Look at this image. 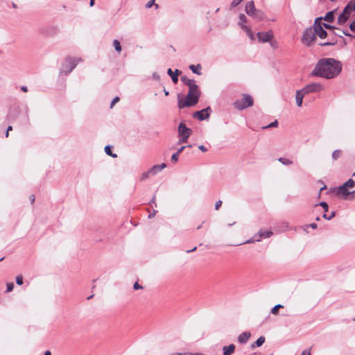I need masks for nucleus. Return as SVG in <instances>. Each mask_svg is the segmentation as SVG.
I'll list each match as a JSON object with an SVG mask.
<instances>
[{
	"label": "nucleus",
	"instance_id": "f257e3e1",
	"mask_svg": "<svg viewBox=\"0 0 355 355\" xmlns=\"http://www.w3.org/2000/svg\"><path fill=\"white\" fill-rule=\"evenodd\" d=\"M341 62L334 58H322L318 60L311 72V76L331 79L340 74L342 71Z\"/></svg>",
	"mask_w": 355,
	"mask_h": 355
},
{
	"label": "nucleus",
	"instance_id": "f03ea898",
	"mask_svg": "<svg viewBox=\"0 0 355 355\" xmlns=\"http://www.w3.org/2000/svg\"><path fill=\"white\" fill-rule=\"evenodd\" d=\"M200 94L201 92L198 86L189 89V92L184 98H182L179 94L178 96V107L182 109L196 105L198 103Z\"/></svg>",
	"mask_w": 355,
	"mask_h": 355
},
{
	"label": "nucleus",
	"instance_id": "7ed1b4c3",
	"mask_svg": "<svg viewBox=\"0 0 355 355\" xmlns=\"http://www.w3.org/2000/svg\"><path fill=\"white\" fill-rule=\"evenodd\" d=\"M245 12L250 17H253L257 21H261L264 18V13L262 10H258L255 8L254 2L250 1L248 2L245 6Z\"/></svg>",
	"mask_w": 355,
	"mask_h": 355
},
{
	"label": "nucleus",
	"instance_id": "20e7f679",
	"mask_svg": "<svg viewBox=\"0 0 355 355\" xmlns=\"http://www.w3.org/2000/svg\"><path fill=\"white\" fill-rule=\"evenodd\" d=\"M81 58H67L65 59L64 63L63 64L62 69L61 70V73L65 75L71 73L73 69L78 64V62L81 61Z\"/></svg>",
	"mask_w": 355,
	"mask_h": 355
},
{
	"label": "nucleus",
	"instance_id": "39448f33",
	"mask_svg": "<svg viewBox=\"0 0 355 355\" xmlns=\"http://www.w3.org/2000/svg\"><path fill=\"white\" fill-rule=\"evenodd\" d=\"M313 26L310 28H306L302 37V42L308 46H311L316 40L315 33H314Z\"/></svg>",
	"mask_w": 355,
	"mask_h": 355
},
{
	"label": "nucleus",
	"instance_id": "423d86ee",
	"mask_svg": "<svg viewBox=\"0 0 355 355\" xmlns=\"http://www.w3.org/2000/svg\"><path fill=\"white\" fill-rule=\"evenodd\" d=\"M253 99L251 96L248 94H244L243 97L237 100L234 102V107L239 110H243L248 107H250L253 105Z\"/></svg>",
	"mask_w": 355,
	"mask_h": 355
},
{
	"label": "nucleus",
	"instance_id": "0eeeda50",
	"mask_svg": "<svg viewBox=\"0 0 355 355\" xmlns=\"http://www.w3.org/2000/svg\"><path fill=\"white\" fill-rule=\"evenodd\" d=\"M352 11H354L352 9V1H349L344 8L343 12L339 15L337 23L340 26L344 25L348 20Z\"/></svg>",
	"mask_w": 355,
	"mask_h": 355
},
{
	"label": "nucleus",
	"instance_id": "6e6552de",
	"mask_svg": "<svg viewBox=\"0 0 355 355\" xmlns=\"http://www.w3.org/2000/svg\"><path fill=\"white\" fill-rule=\"evenodd\" d=\"M313 28L314 29V33H315V35H318L320 39H324L327 36V31L323 28L322 26V18L317 17L315 19V21L313 25Z\"/></svg>",
	"mask_w": 355,
	"mask_h": 355
},
{
	"label": "nucleus",
	"instance_id": "1a4fd4ad",
	"mask_svg": "<svg viewBox=\"0 0 355 355\" xmlns=\"http://www.w3.org/2000/svg\"><path fill=\"white\" fill-rule=\"evenodd\" d=\"M323 89V87L321 84L317 83H313L305 85L302 89H300L305 96L306 94L318 92Z\"/></svg>",
	"mask_w": 355,
	"mask_h": 355
},
{
	"label": "nucleus",
	"instance_id": "9d476101",
	"mask_svg": "<svg viewBox=\"0 0 355 355\" xmlns=\"http://www.w3.org/2000/svg\"><path fill=\"white\" fill-rule=\"evenodd\" d=\"M211 112V107H207L202 109L200 111L195 112L193 114V117L197 118L199 121H203L209 117Z\"/></svg>",
	"mask_w": 355,
	"mask_h": 355
},
{
	"label": "nucleus",
	"instance_id": "9b49d317",
	"mask_svg": "<svg viewBox=\"0 0 355 355\" xmlns=\"http://www.w3.org/2000/svg\"><path fill=\"white\" fill-rule=\"evenodd\" d=\"M257 37L260 42H268L273 38L274 35L272 31H269L268 32H259L257 33Z\"/></svg>",
	"mask_w": 355,
	"mask_h": 355
},
{
	"label": "nucleus",
	"instance_id": "f8f14e48",
	"mask_svg": "<svg viewBox=\"0 0 355 355\" xmlns=\"http://www.w3.org/2000/svg\"><path fill=\"white\" fill-rule=\"evenodd\" d=\"M178 135L179 136H187L190 137L191 135L192 130L191 129L187 128L184 123H180L178 125Z\"/></svg>",
	"mask_w": 355,
	"mask_h": 355
},
{
	"label": "nucleus",
	"instance_id": "ddd939ff",
	"mask_svg": "<svg viewBox=\"0 0 355 355\" xmlns=\"http://www.w3.org/2000/svg\"><path fill=\"white\" fill-rule=\"evenodd\" d=\"M181 81L187 86H188L189 89L196 87L198 86L194 80L190 79L187 78L186 76H183L180 78Z\"/></svg>",
	"mask_w": 355,
	"mask_h": 355
},
{
	"label": "nucleus",
	"instance_id": "4468645a",
	"mask_svg": "<svg viewBox=\"0 0 355 355\" xmlns=\"http://www.w3.org/2000/svg\"><path fill=\"white\" fill-rule=\"evenodd\" d=\"M166 167V164L162 163L161 164L154 165L149 171L152 176L155 175L158 172L161 171Z\"/></svg>",
	"mask_w": 355,
	"mask_h": 355
},
{
	"label": "nucleus",
	"instance_id": "2eb2a0df",
	"mask_svg": "<svg viewBox=\"0 0 355 355\" xmlns=\"http://www.w3.org/2000/svg\"><path fill=\"white\" fill-rule=\"evenodd\" d=\"M336 11H337L336 10L329 11L324 17H320L322 18V20H324L329 23H331L335 19L334 15H335V13L336 12Z\"/></svg>",
	"mask_w": 355,
	"mask_h": 355
},
{
	"label": "nucleus",
	"instance_id": "dca6fc26",
	"mask_svg": "<svg viewBox=\"0 0 355 355\" xmlns=\"http://www.w3.org/2000/svg\"><path fill=\"white\" fill-rule=\"evenodd\" d=\"M180 73L181 71L178 69H175L174 72L171 68L168 69L167 70V73L171 76L172 81L175 84L178 82V75Z\"/></svg>",
	"mask_w": 355,
	"mask_h": 355
},
{
	"label": "nucleus",
	"instance_id": "f3484780",
	"mask_svg": "<svg viewBox=\"0 0 355 355\" xmlns=\"http://www.w3.org/2000/svg\"><path fill=\"white\" fill-rule=\"evenodd\" d=\"M248 22V18L244 14H240L239 16V21L238 25L241 27L243 31L245 30V27H248L246 25Z\"/></svg>",
	"mask_w": 355,
	"mask_h": 355
},
{
	"label": "nucleus",
	"instance_id": "a211bd4d",
	"mask_svg": "<svg viewBox=\"0 0 355 355\" xmlns=\"http://www.w3.org/2000/svg\"><path fill=\"white\" fill-rule=\"evenodd\" d=\"M250 337V333L248 331H245L241 334L238 337V341L240 343H246L248 340V339Z\"/></svg>",
	"mask_w": 355,
	"mask_h": 355
},
{
	"label": "nucleus",
	"instance_id": "6ab92c4d",
	"mask_svg": "<svg viewBox=\"0 0 355 355\" xmlns=\"http://www.w3.org/2000/svg\"><path fill=\"white\" fill-rule=\"evenodd\" d=\"M235 345L230 344L228 346H224L223 348V355H231L234 352Z\"/></svg>",
	"mask_w": 355,
	"mask_h": 355
},
{
	"label": "nucleus",
	"instance_id": "aec40b11",
	"mask_svg": "<svg viewBox=\"0 0 355 355\" xmlns=\"http://www.w3.org/2000/svg\"><path fill=\"white\" fill-rule=\"evenodd\" d=\"M304 96V94L300 90H297L296 92L295 101H296V104L298 107L302 106Z\"/></svg>",
	"mask_w": 355,
	"mask_h": 355
},
{
	"label": "nucleus",
	"instance_id": "412c9836",
	"mask_svg": "<svg viewBox=\"0 0 355 355\" xmlns=\"http://www.w3.org/2000/svg\"><path fill=\"white\" fill-rule=\"evenodd\" d=\"M257 235L258 239H260L261 241L262 238H269L270 236L272 235V232L271 231L260 230Z\"/></svg>",
	"mask_w": 355,
	"mask_h": 355
},
{
	"label": "nucleus",
	"instance_id": "4be33fe9",
	"mask_svg": "<svg viewBox=\"0 0 355 355\" xmlns=\"http://www.w3.org/2000/svg\"><path fill=\"white\" fill-rule=\"evenodd\" d=\"M189 69L191 70V71L196 74H198V75H201V69H202V67L200 64H198L196 65H194V64H191L189 66Z\"/></svg>",
	"mask_w": 355,
	"mask_h": 355
},
{
	"label": "nucleus",
	"instance_id": "5701e85b",
	"mask_svg": "<svg viewBox=\"0 0 355 355\" xmlns=\"http://www.w3.org/2000/svg\"><path fill=\"white\" fill-rule=\"evenodd\" d=\"M265 342V337L260 336L254 343L252 344L251 347L253 349L255 347H260Z\"/></svg>",
	"mask_w": 355,
	"mask_h": 355
},
{
	"label": "nucleus",
	"instance_id": "b1692460",
	"mask_svg": "<svg viewBox=\"0 0 355 355\" xmlns=\"http://www.w3.org/2000/svg\"><path fill=\"white\" fill-rule=\"evenodd\" d=\"M284 308V306L282 304H277L275 305L270 311V313L273 315H278L279 314V309Z\"/></svg>",
	"mask_w": 355,
	"mask_h": 355
},
{
	"label": "nucleus",
	"instance_id": "393cba45",
	"mask_svg": "<svg viewBox=\"0 0 355 355\" xmlns=\"http://www.w3.org/2000/svg\"><path fill=\"white\" fill-rule=\"evenodd\" d=\"M338 193H341L343 196H348L350 193V192L348 191L347 187H345L344 186L342 185L338 188Z\"/></svg>",
	"mask_w": 355,
	"mask_h": 355
},
{
	"label": "nucleus",
	"instance_id": "a878e982",
	"mask_svg": "<svg viewBox=\"0 0 355 355\" xmlns=\"http://www.w3.org/2000/svg\"><path fill=\"white\" fill-rule=\"evenodd\" d=\"M105 153H106L107 155H110V156H111L112 157L115 158V157H117L116 154H115V153H112V150H111V146H106L105 147Z\"/></svg>",
	"mask_w": 355,
	"mask_h": 355
},
{
	"label": "nucleus",
	"instance_id": "bb28decb",
	"mask_svg": "<svg viewBox=\"0 0 355 355\" xmlns=\"http://www.w3.org/2000/svg\"><path fill=\"white\" fill-rule=\"evenodd\" d=\"M279 162H281L282 164L288 166L291 165L293 164V162L290 160L289 159L284 158V157H280L278 159Z\"/></svg>",
	"mask_w": 355,
	"mask_h": 355
},
{
	"label": "nucleus",
	"instance_id": "cd10ccee",
	"mask_svg": "<svg viewBox=\"0 0 355 355\" xmlns=\"http://www.w3.org/2000/svg\"><path fill=\"white\" fill-rule=\"evenodd\" d=\"M113 46L117 52L121 51V46L120 42L117 40L113 41Z\"/></svg>",
	"mask_w": 355,
	"mask_h": 355
},
{
	"label": "nucleus",
	"instance_id": "c85d7f7f",
	"mask_svg": "<svg viewBox=\"0 0 355 355\" xmlns=\"http://www.w3.org/2000/svg\"><path fill=\"white\" fill-rule=\"evenodd\" d=\"M244 31L246 33L251 40H254V35L249 27H245Z\"/></svg>",
	"mask_w": 355,
	"mask_h": 355
},
{
	"label": "nucleus",
	"instance_id": "c756f323",
	"mask_svg": "<svg viewBox=\"0 0 355 355\" xmlns=\"http://www.w3.org/2000/svg\"><path fill=\"white\" fill-rule=\"evenodd\" d=\"M355 185V182L354 181L352 180V179H349L345 183H344L343 184V186H344L345 187H354Z\"/></svg>",
	"mask_w": 355,
	"mask_h": 355
},
{
	"label": "nucleus",
	"instance_id": "7c9ffc66",
	"mask_svg": "<svg viewBox=\"0 0 355 355\" xmlns=\"http://www.w3.org/2000/svg\"><path fill=\"white\" fill-rule=\"evenodd\" d=\"M151 175L150 173V171L148 170V171L146 172H144L141 174V176L140 178V180L141 181H144L146 179H148L149 178Z\"/></svg>",
	"mask_w": 355,
	"mask_h": 355
},
{
	"label": "nucleus",
	"instance_id": "2f4dec72",
	"mask_svg": "<svg viewBox=\"0 0 355 355\" xmlns=\"http://www.w3.org/2000/svg\"><path fill=\"white\" fill-rule=\"evenodd\" d=\"M340 155H341V151L339 150H336L332 153V158L334 160H336L340 157Z\"/></svg>",
	"mask_w": 355,
	"mask_h": 355
},
{
	"label": "nucleus",
	"instance_id": "473e14b6",
	"mask_svg": "<svg viewBox=\"0 0 355 355\" xmlns=\"http://www.w3.org/2000/svg\"><path fill=\"white\" fill-rule=\"evenodd\" d=\"M255 241H260V239H258L257 235L256 234L253 238L250 239L249 240L246 241L243 243H252Z\"/></svg>",
	"mask_w": 355,
	"mask_h": 355
},
{
	"label": "nucleus",
	"instance_id": "72a5a7b5",
	"mask_svg": "<svg viewBox=\"0 0 355 355\" xmlns=\"http://www.w3.org/2000/svg\"><path fill=\"white\" fill-rule=\"evenodd\" d=\"M336 43H337V41L336 40H332V42H327L320 43V45L322 46H334V45L336 44Z\"/></svg>",
	"mask_w": 355,
	"mask_h": 355
},
{
	"label": "nucleus",
	"instance_id": "f704fd0d",
	"mask_svg": "<svg viewBox=\"0 0 355 355\" xmlns=\"http://www.w3.org/2000/svg\"><path fill=\"white\" fill-rule=\"evenodd\" d=\"M278 125V121L277 120H275V121L270 123V124H268V125L266 126H264L263 127V129H266V128H273V127H277Z\"/></svg>",
	"mask_w": 355,
	"mask_h": 355
},
{
	"label": "nucleus",
	"instance_id": "c9c22d12",
	"mask_svg": "<svg viewBox=\"0 0 355 355\" xmlns=\"http://www.w3.org/2000/svg\"><path fill=\"white\" fill-rule=\"evenodd\" d=\"M180 138L179 139L178 144H184L187 143L189 137L186 136H179Z\"/></svg>",
	"mask_w": 355,
	"mask_h": 355
},
{
	"label": "nucleus",
	"instance_id": "e433bc0d",
	"mask_svg": "<svg viewBox=\"0 0 355 355\" xmlns=\"http://www.w3.org/2000/svg\"><path fill=\"white\" fill-rule=\"evenodd\" d=\"M16 284L17 285H22L23 284V277L22 275H19L16 277Z\"/></svg>",
	"mask_w": 355,
	"mask_h": 355
},
{
	"label": "nucleus",
	"instance_id": "4c0bfd02",
	"mask_svg": "<svg viewBox=\"0 0 355 355\" xmlns=\"http://www.w3.org/2000/svg\"><path fill=\"white\" fill-rule=\"evenodd\" d=\"M179 155L178 153H175L174 154H173L172 157H171V162L173 163H176L178 161V158H179Z\"/></svg>",
	"mask_w": 355,
	"mask_h": 355
},
{
	"label": "nucleus",
	"instance_id": "58836bf2",
	"mask_svg": "<svg viewBox=\"0 0 355 355\" xmlns=\"http://www.w3.org/2000/svg\"><path fill=\"white\" fill-rule=\"evenodd\" d=\"M6 286H7L6 292L8 293V292H11L13 290L15 286L12 282H10V283H7Z\"/></svg>",
	"mask_w": 355,
	"mask_h": 355
},
{
	"label": "nucleus",
	"instance_id": "ea45409f",
	"mask_svg": "<svg viewBox=\"0 0 355 355\" xmlns=\"http://www.w3.org/2000/svg\"><path fill=\"white\" fill-rule=\"evenodd\" d=\"M153 5L155 6L156 8H158V5L157 4H155V3L153 2V1H149L146 4V8H151Z\"/></svg>",
	"mask_w": 355,
	"mask_h": 355
},
{
	"label": "nucleus",
	"instance_id": "a19ab883",
	"mask_svg": "<svg viewBox=\"0 0 355 355\" xmlns=\"http://www.w3.org/2000/svg\"><path fill=\"white\" fill-rule=\"evenodd\" d=\"M319 205H320L324 209L325 212L328 211V205L326 202H320Z\"/></svg>",
	"mask_w": 355,
	"mask_h": 355
},
{
	"label": "nucleus",
	"instance_id": "79ce46f5",
	"mask_svg": "<svg viewBox=\"0 0 355 355\" xmlns=\"http://www.w3.org/2000/svg\"><path fill=\"white\" fill-rule=\"evenodd\" d=\"M243 0H233V1L231 3V6L232 8L236 7L239 6Z\"/></svg>",
	"mask_w": 355,
	"mask_h": 355
},
{
	"label": "nucleus",
	"instance_id": "37998d69",
	"mask_svg": "<svg viewBox=\"0 0 355 355\" xmlns=\"http://www.w3.org/2000/svg\"><path fill=\"white\" fill-rule=\"evenodd\" d=\"M322 216L325 219L331 220V218H333L335 216V212L332 211L331 214L329 215V216H327V215L326 214H324Z\"/></svg>",
	"mask_w": 355,
	"mask_h": 355
},
{
	"label": "nucleus",
	"instance_id": "c03bdc74",
	"mask_svg": "<svg viewBox=\"0 0 355 355\" xmlns=\"http://www.w3.org/2000/svg\"><path fill=\"white\" fill-rule=\"evenodd\" d=\"M119 97H118V96L115 97V98L112 100V101L111 102L110 107L112 108V107L114 105V104H115V103H117V102H119Z\"/></svg>",
	"mask_w": 355,
	"mask_h": 355
},
{
	"label": "nucleus",
	"instance_id": "a18cd8bd",
	"mask_svg": "<svg viewBox=\"0 0 355 355\" xmlns=\"http://www.w3.org/2000/svg\"><path fill=\"white\" fill-rule=\"evenodd\" d=\"M349 29L352 31L355 32V19L354 20L349 24Z\"/></svg>",
	"mask_w": 355,
	"mask_h": 355
},
{
	"label": "nucleus",
	"instance_id": "49530a36",
	"mask_svg": "<svg viewBox=\"0 0 355 355\" xmlns=\"http://www.w3.org/2000/svg\"><path fill=\"white\" fill-rule=\"evenodd\" d=\"M152 77L155 80H159L160 78L159 75L156 72L153 73Z\"/></svg>",
	"mask_w": 355,
	"mask_h": 355
},
{
	"label": "nucleus",
	"instance_id": "de8ad7c7",
	"mask_svg": "<svg viewBox=\"0 0 355 355\" xmlns=\"http://www.w3.org/2000/svg\"><path fill=\"white\" fill-rule=\"evenodd\" d=\"M222 205V201L221 200H218L216 202L215 204V209L216 210H218L219 209V207L221 206Z\"/></svg>",
	"mask_w": 355,
	"mask_h": 355
},
{
	"label": "nucleus",
	"instance_id": "09e8293b",
	"mask_svg": "<svg viewBox=\"0 0 355 355\" xmlns=\"http://www.w3.org/2000/svg\"><path fill=\"white\" fill-rule=\"evenodd\" d=\"M342 33H343L345 35H346V36H349V37H354V35H351V34H349L347 30H343V31H342Z\"/></svg>",
	"mask_w": 355,
	"mask_h": 355
},
{
	"label": "nucleus",
	"instance_id": "8fccbe9b",
	"mask_svg": "<svg viewBox=\"0 0 355 355\" xmlns=\"http://www.w3.org/2000/svg\"><path fill=\"white\" fill-rule=\"evenodd\" d=\"M198 148H199L201 151H202V152H207V148L205 146H203V145H200V146H198Z\"/></svg>",
	"mask_w": 355,
	"mask_h": 355
},
{
	"label": "nucleus",
	"instance_id": "3c124183",
	"mask_svg": "<svg viewBox=\"0 0 355 355\" xmlns=\"http://www.w3.org/2000/svg\"><path fill=\"white\" fill-rule=\"evenodd\" d=\"M187 148L186 146H181L178 150V151L176 152V153H178V155H180L185 148Z\"/></svg>",
	"mask_w": 355,
	"mask_h": 355
},
{
	"label": "nucleus",
	"instance_id": "603ef678",
	"mask_svg": "<svg viewBox=\"0 0 355 355\" xmlns=\"http://www.w3.org/2000/svg\"><path fill=\"white\" fill-rule=\"evenodd\" d=\"M133 288H134V289L137 290V289H139V288H142V286H140V285L138 284V282H135V283L134 284Z\"/></svg>",
	"mask_w": 355,
	"mask_h": 355
},
{
	"label": "nucleus",
	"instance_id": "864d4df0",
	"mask_svg": "<svg viewBox=\"0 0 355 355\" xmlns=\"http://www.w3.org/2000/svg\"><path fill=\"white\" fill-rule=\"evenodd\" d=\"M12 130V127L11 125H9L8 128H7V130H6V137H8V135H9V131Z\"/></svg>",
	"mask_w": 355,
	"mask_h": 355
},
{
	"label": "nucleus",
	"instance_id": "5fc2aeb1",
	"mask_svg": "<svg viewBox=\"0 0 355 355\" xmlns=\"http://www.w3.org/2000/svg\"><path fill=\"white\" fill-rule=\"evenodd\" d=\"M322 26L323 28H326V29H328V30H329L330 27H331L330 24H326V23H322Z\"/></svg>",
	"mask_w": 355,
	"mask_h": 355
},
{
	"label": "nucleus",
	"instance_id": "6e6d98bb",
	"mask_svg": "<svg viewBox=\"0 0 355 355\" xmlns=\"http://www.w3.org/2000/svg\"><path fill=\"white\" fill-rule=\"evenodd\" d=\"M300 355H311V352L309 350H304Z\"/></svg>",
	"mask_w": 355,
	"mask_h": 355
},
{
	"label": "nucleus",
	"instance_id": "4d7b16f0",
	"mask_svg": "<svg viewBox=\"0 0 355 355\" xmlns=\"http://www.w3.org/2000/svg\"><path fill=\"white\" fill-rule=\"evenodd\" d=\"M156 212H157V211L154 210L153 213H151V214H150L148 215V218H153V217L155 216Z\"/></svg>",
	"mask_w": 355,
	"mask_h": 355
},
{
	"label": "nucleus",
	"instance_id": "13d9d810",
	"mask_svg": "<svg viewBox=\"0 0 355 355\" xmlns=\"http://www.w3.org/2000/svg\"><path fill=\"white\" fill-rule=\"evenodd\" d=\"M21 90L23 91L24 92H28V87L26 86H21Z\"/></svg>",
	"mask_w": 355,
	"mask_h": 355
},
{
	"label": "nucleus",
	"instance_id": "bf43d9fd",
	"mask_svg": "<svg viewBox=\"0 0 355 355\" xmlns=\"http://www.w3.org/2000/svg\"><path fill=\"white\" fill-rule=\"evenodd\" d=\"M30 200H31V203H33L35 202V196L34 195H31L30 196Z\"/></svg>",
	"mask_w": 355,
	"mask_h": 355
},
{
	"label": "nucleus",
	"instance_id": "052dcab7",
	"mask_svg": "<svg viewBox=\"0 0 355 355\" xmlns=\"http://www.w3.org/2000/svg\"><path fill=\"white\" fill-rule=\"evenodd\" d=\"M310 227L313 229H316L317 228V224L316 223H311L310 225Z\"/></svg>",
	"mask_w": 355,
	"mask_h": 355
},
{
	"label": "nucleus",
	"instance_id": "680f3d73",
	"mask_svg": "<svg viewBox=\"0 0 355 355\" xmlns=\"http://www.w3.org/2000/svg\"><path fill=\"white\" fill-rule=\"evenodd\" d=\"M95 0H89V6H93L94 5Z\"/></svg>",
	"mask_w": 355,
	"mask_h": 355
},
{
	"label": "nucleus",
	"instance_id": "e2e57ef3",
	"mask_svg": "<svg viewBox=\"0 0 355 355\" xmlns=\"http://www.w3.org/2000/svg\"><path fill=\"white\" fill-rule=\"evenodd\" d=\"M196 250V247L193 248V249H191V250H187V253H189V252H193V251H195Z\"/></svg>",
	"mask_w": 355,
	"mask_h": 355
},
{
	"label": "nucleus",
	"instance_id": "0e129e2a",
	"mask_svg": "<svg viewBox=\"0 0 355 355\" xmlns=\"http://www.w3.org/2000/svg\"><path fill=\"white\" fill-rule=\"evenodd\" d=\"M44 355H51V353L50 351L47 350L44 352Z\"/></svg>",
	"mask_w": 355,
	"mask_h": 355
},
{
	"label": "nucleus",
	"instance_id": "69168bd1",
	"mask_svg": "<svg viewBox=\"0 0 355 355\" xmlns=\"http://www.w3.org/2000/svg\"><path fill=\"white\" fill-rule=\"evenodd\" d=\"M164 92L166 96H168L169 94L168 91H167L166 89H164Z\"/></svg>",
	"mask_w": 355,
	"mask_h": 355
},
{
	"label": "nucleus",
	"instance_id": "338daca9",
	"mask_svg": "<svg viewBox=\"0 0 355 355\" xmlns=\"http://www.w3.org/2000/svg\"><path fill=\"white\" fill-rule=\"evenodd\" d=\"M155 196H154L152 200H150V203H155Z\"/></svg>",
	"mask_w": 355,
	"mask_h": 355
},
{
	"label": "nucleus",
	"instance_id": "774afa93",
	"mask_svg": "<svg viewBox=\"0 0 355 355\" xmlns=\"http://www.w3.org/2000/svg\"><path fill=\"white\" fill-rule=\"evenodd\" d=\"M334 29H336V28L334 26L331 25V27H330L329 30H334Z\"/></svg>",
	"mask_w": 355,
	"mask_h": 355
}]
</instances>
